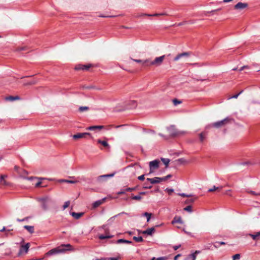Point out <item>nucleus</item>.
Wrapping results in <instances>:
<instances>
[{
    "instance_id": "nucleus-37",
    "label": "nucleus",
    "mask_w": 260,
    "mask_h": 260,
    "mask_svg": "<svg viewBox=\"0 0 260 260\" xmlns=\"http://www.w3.org/2000/svg\"><path fill=\"white\" fill-rule=\"evenodd\" d=\"M184 210L187 211L188 212H192V208L191 206H188L184 208Z\"/></svg>"
},
{
    "instance_id": "nucleus-12",
    "label": "nucleus",
    "mask_w": 260,
    "mask_h": 260,
    "mask_svg": "<svg viewBox=\"0 0 260 260\" xmlns=\"http://www.w3.org/2000/svg\"><path fill=\"white\" fill-rule=\"evenodd\" d=\"M105 200H106V198H103V199H102L101 200H98V201H96L94 202L93 203V204H92L93 208H97L100 205L102 204L105 202Z\"/></svg>"
},
{
    "instance_id": "nucleus-19",
    "label": "nucleus",
    "mask_w": 260,
    "mask_h": 260,
    "mask_svg": "<svg viewBox=\"0 0 260 260\" xmlns=\"http://www.w3.org/2000/svg\"><path fill=\"white\" fill-rule=\"evenodd\" d=\"M175 223H183L180 217H175L174 218V219L172 221V224H173Z\"/></svg>"
},
{
    "instance_id": "nucleus-27",
    "label": "nucleus",
    "mask_w": 260,
    "mask_h": 260,
    "mask_svg": "<svg viewBox=\"0 0 260 260\" xmlns=\"http://www.w3.org/2000/svg\"><path fill=\"white\" fill-rule=\"evenodd\" d=\"M161 160L163 162V163L166 165V167H168V165L170 162V159L169 158H161Z\"/></svg>"
},
{
    "instance_id": "nucleus-32",
    "label": "nucleus",
    "mask_w": 260,
    "mask_h": 260,
    "mask_svg": "<svg viewBox=\"0 0 260 260\" xmlns=\"http://www.w3.org/2000/svg\"><path fill=\"white\" fill-rule=\"evenodd\" d=\"M89 107L87 106H81L79 108V110L82 112L85 111H87Z\"/></svg>"
},
{
    "instance_id": "nucleus-62",
    "label": "nucleus",
    "mask_w": 260,
    "mask_h": 260,
    "mask_svg": "<svg viewBox=\"0 0 260 260\" xmlns=\"http://www.w3.org/2000/svg\"><path fill=\"white\" fill-rule=\"evenodd\" d=\"M180 254H177V255H176L175 257H174V260H177V259H178V257L180 256Z\"/></svg>"
},
{
    "instance_id": "nucleus-61",
    "label": "nucleus",
    "mask_w": 260,
    "mask_h": 260,
    "mask_svg": "<svg viewBox=\"0 0 260 260\" xmlns=\"http://www.w3.org/2000/svg\"><path fill=\"white\" fill-rule=\"evenodd\" d=\"M125 191H126L125 190H121V191L118 192L117 193H118V194H124V193H125Z\"/></svg>"
},
{
    "instance_id": "nucleus-9",
    "label": "nucleus",
    "mask_w": 260,
    "mask_h": 260,
    "mask_svg": "<svg viewBox=\"0 0 260 260\" xmlns=\"http://www.w3.org/2000/svg\"><path fill=\"white\" fill-rule=\"evenodd\" d=\"M147 180L149 181L151 184H156L163 181V179H162V177H154L153 178H147Z\"/></svg>"
},
{
    "instance_id": "nucleus-47",
    "label": "nucleus",
    "mask_w": 260,
    "mask_h": 260,
    "mask_svg": "<svg viewBox=\"0 0 260 260\" xmlns=\"http://www.w3.org/2000/svg\"><path fill=\"white\" fill-rule=\"evenodd\" d=\"M242 92V91H240L239 93L236 94L232 96V97L230 98V99H237L238 96Z\"/></svg>"
},
{
    "instance_id": "nucleus-18",
    "label": "nucleus",
    "mask_w": 260,
    "mask_h": 260,
    "mask_svg": "<svg viewBox=\"0 0 260 260\" xmlns=\"http://www.w3.org/2000/svg\"><path fill=\"white\" fill-rule=\"evenodd\" d=\"M250 236L254 240H258L260 239V232H257L255 234H250Z\"/></svg>"
},
{
    "instance_id": "nucleus-31",
    "label": "nucleus",
    "mask_w": 260,
    "mask_h": 260,
    "mask_svg": "<svg viewBox=\"0 0 260 260\" xmlns=\"http://www.w3.org/2000/svg\"><path fill=\"white\" fill-rule=\"evenodd\" d=\"M143 215L147 217V221L149 222L151 217V214L148 212H145Z\"/></svg>"
},
{
    "instance_id": "nucleus-55",
    "label": "nucleus",
    "mask_w": 260,
    "mask_h": 260,
    "mask_svg": "<svg viewBox=\"0 0 260 260\" xmlns=\"http://www.w3.org/2000/svg\"><path fill=\"white\" fill-rule=\"evenodd\" d=\"M138 232H139V233H142L143 234H147V230H145V231H138Z\"/></svg>"
},
{
    "instance_id": "nucleus-45",
    "label": "nucleus",
    "mask_w": 260,
    "mask_h": 260,
    "mask_svg": "<svg viewBox=\"0 0 260 260\" xmlns=\"http://www.w3.org/2000/svg\"><path fill=\"white\" fill-rule=\"evenodd\" d=\"M167 259L165 257H160L156 258L155 257H153L151 260H166Z\"/></svg>"
},
{
    "instance_id": "nucleus-2",
    "label": "nucleus",
    "mask_w": 260,
    "mask_h": 260,
    "mask_svg": "<svg viewBox=\"0 0 260 260\" xmlns=\"http://www.w3.org/2000/svg\"><path fill=\"white\" fill-rule=\"evenodd\" d=\"M37 201L40 203L41 207L44 210H47L49 207V204L51 202V200L49 197L38 198Z\"/></svg>"
},
{
    "instance_id": "nucleus-4",
    "label": "nucleus",
    "mask_w": 260,
    "mask_h": 260,
    "mask_svg": "<svg viewBox=\"0 0 260 260\" xmlns=\"http://www.w3.org/2000/svg\"><path fill=\"white\" fill-rule=\"evenodd\" d=\"M230 120L231 119L226 118L222 120L213 123L212 126L215 128H219L222 127L228 124L230 122Z\"/></svg>"
},
{
    "instance_id": "nucleus-33",
    "label": "nucleus",
    "mask_w": 260,
    "mask_h": 260,
    "mask_svg": "<svg viewBox=\"0 0 260 260\" xmlns=\"http://www.w3.org/2000/svg\"><path fill=\"white\" fill-rule=\"evenodd\" d=\"M111 237H112V236H110V235L104 236L103 235H101L99 236V239H100L101 240H103V239H109V238H110Z\"/></svg>"
},
{
    "instance_id": "nucleus-23",
    "label": "nucleus",
    "mask_w": 260,
    "mask_h": 260,
    "mask_svg": "<svg viewBox=\"0 0 260 260\" xmlns=\"http://www.w3.org/2000/svg\"><path fill=\"white\" fill-rule=\"evenodd\" d=\"M97 142L99 144H102L105 147H107V148L109 147V145L106 141H102V140L99 139L97 140Z\"/></svg>"
},
{
    "instance_id": "nucleus-59",
    "label": "nucleus",
    "mask_w": 260,
    "mask_h": 260,
    "mask_svg": "<svg viewBox=\"0 0 260 260\" xmlns=\"http://www.w3.org/2000/svg\"><path fill=\"white\" fill-rule=\"evenodd\" d=\"M219 244L218 243H215V242L214 243L213 246L215 248H218L219 247Z\"/></svg>"
},
{
    "instance_id": "nucleus-11",
    "label": "nucleus",
    "mask_w": 260,
    "mask_h": 260,
    "mask_svg": "<svg viewBox=\"0 0 260 260\" xmlns=\"http://www.w3.org/2000/svg\"><path fill=\"white\" fill-rule=\"evenodd\" d=\"M189 55V53L188 52H183L180 54H178L174 58V61H178L181 58L183 57H188Z\"/></svg>"
},
{
    "instance_id": "nucleus-24",
    "label": "nucleus",
    "mask_w": 260,
    "mask_h": 260,
    "mask_svg": "<svg viewBox=\"0 0 260 260\" xmlns=\"http://www.w3.org/2000/svg\"><path fill=\"white\" fill-rule=\"evenodd\" d=\"M24 228L28 231L30 233H33L34 232V228L33 226L30 225H25Z\"/></svg>"
},
{
    "instance_id": "nucleus-51",
    "label": "nucleus",
    "mask_w": 260,
    "mask_h": 260,
    "mask_svg": "<svg viewBox=\"0 0 260 260\" xmlns=\"http://www.w3.org/2000/svg\"><path fill=\"white\" fill-rule=\"evenodd\" d=\"M145 179V175H142L138 177V179L140 180H144Z\"/></svg>"
},
{
    "instance_id": "nucleus-3",
    "label": "nucleus",
    "mask_w": 260,
    "mask_h": 260,
    "mask_svg": "<svg viewBox=\"0 0 260 260\" xmlns=\"http://www.w3.org/2000/svg\"><path fill=\"white\" fill-rule=\"evenodd\" d=\"M167 131L170 136H176L179 135H182L185 134L184 132L183 131H177L175 126L171 125L167 128Z\"/></svg>"
},
{
    "instance_id": "nucleus-56",
    "label": "nucleus",
    "mask_w": 260,
    "mask_h": 260,
    "mask_svg": "<svg viewBox=\"0 0 260 260\" xmlns=\"http://www.w3.org/2000/svg\"><path fill=\"white\" fill-rule=\"evenodd\" d=\"M248 67L247 66H243L239 69V71L241 72V71H243L244 69H248Z\"/></svg>"
},
{
    "instance_id": "nucleus-39",
    "label": "nucleus",
    "mask_w": 260,
    "mask_h": 260,
    "mask_svg": "<svg viewBox=\"0 0 260 260\" xmlns=\"http://www.w3.org/2000/svg\"><path fill=\"white\" fill-rule=\"evenodd\" d=\"M196 198H194V199H187L185 201V204H189V203H193L195 200H196Z\"/></svg>"
},
{
    "instance_id": "nucleus-25",
    "label": "nucleus",
    "mask_w": 260,
    "mask_h": 260,
    "mask_svg": "<svg viewBox=\"0 0 260 260\" xmlns=\"http://www.w3.org/2000/svg\"><path fill=\"white\" fill-rule=\"evenodd\" d=\"M115 174V173H113L110 174H106V175H103L100 176L98 177V180H100L101 179H102L103 178L112 177L114 176Z\"/></svg>"
},
{
    "instance_id": "nucleus-34",
    "label": "nucleus",
    "mask_w": 260,
    "mask_h": 260,
    "mask_svg": "<svg viewBox=\"0 0 260 260\" xmlns=\"http://www.w3.org/2000/svg\"><path fill=\"white\" fill-rule=\"evenodd\" d=\"M37 81L36 80H32L24 83V85H32L36 84Z\"/></svg>"
},
{
    "instance_id": "nucleus-36",
    "label": "nucleus",
    "mask_w": 260,
    "mask_h": 260,
    "mask_svg": "<svg viewBox=\"0 0 260 260\" xmlns=\"http://www.w3.org/2000/svg\"><path fill=\"white\" fill-rule=\"evenodd\" d=\"M117 215H115V216H114L112 217H111L110 218H109L108 221H107V222H108V224H111L114 220V219L115 218V217Z\"/></svg>"
},
{
    "instance_id": "nucleus-1",
    "label": "nucleus",
    "mask_w": 260,
    "mask_h": 260,
    "mask_svg": "<svg viewBox=\"0 0 260 260\" xmlns=\"http://www.w3.org/2000/svg\"><path fill=\"white\" fill-rule=\"evenodd\" d=\"M70 244H66V245H61L60 246L58 247L57 248H55L53 249H52L51 250L48 251L46 254V256H50L54 254H56L64 252L67 249L63 248V247H71Z\"/></svg>"
},
{
    "instance_id": "nucleus-8",
    "label": "nucleus",
    "mask_w": 260,
    "mask_h": 260,
    "mask_svg": "<svg viewBox=\"0 0 260 260\" xmlns=\"http://www.w3.org/2000/svg\"><path fill=\"white\" fill-rule=\"evenodd\" d=\"M29 247V244L28 243L26 244L25 245L21 246L19 250V254H23L24 253H26L28 252Z\"/></svg>"
},
{
    "instance_id": "nucleus-26",
    "label": "nucleus",
    "mask_w": 260,
    "mask_h": 260,
    "mask_svg": "<svg viewBox=\"0 0 260 260\" xmlns=\"http://www.w3.org/2000/svg\"><path fill=\"white\" fill-rule=\"evenodd\" d=\"M20 98L18 96H10L6 98V100L7 101H13L17 100H19Z\"/></svg>"
},
{
    "instance_id": "nucleus-7",
    "label": "nucleus",
    "mask_w": 260,
    "mask_h": 260,
    "mask_svg": "<svg viewBox=\"0 0 260 260\" xmlns=\"http://www.w3.org/2000/svg\"><path fill=\"white\" fill-rule=\"evenodd\" d=\"M248 7V4L245 3L239 2L234 6V9L237 10H242Z\"/></svg>"
},
{
    "instance_id": "nucleus-6",
    "label": "nucleus",
    "mask_w": 260,
    "mask_h": 260,
    "mask_svg": "<svg viewBox=\"0 0 260 260\" xmlns=\"http://www.w3.org/2000/svg\"><path fill=\"white\" fill-rule=\"evenodd\" d=\"M165 57V55L156 57L154 60H152V62H151V64H153V66H159L162 64Z\"/></svg>"
},
{
    "instance_id": "nucleus-35",
    "label": "nucleus",
    "mask_w": 260,
    "mask_h": 260,
    "mask_svg": "<svg viewBox=\"0 0 260 260\" xmlns=\"http://www.w3.org/2000/svg\"><path fill=\"white\" fill-rule=\"evenodd\" d=\"M24 178L25 179L29 180H32L34 179H38V180H40L43 179V178H37V177H24Z\"/></svg>"
},
{
    "instance_id": "nucleus-54",
    "label": "nucleus",
    "mask_w": 260,
    "mask_h": 260,
    "mask_svg": "<svg viewBox=\"0 0 260 260\" xmlns=\"http://www.w3.org/2000/svg\"><path fill=\"white\" fill-rule=\"evenodd\" d=\"M41 183H42V182H41V181H38V182H37V183H36L35 186H36V187H39V186H40V185H41Z\"/></svg>"
},
{
    "instance_id": "nucleus-52",
    "label": "nucleus",
    "mask_w": 260,
    "mask_h": 260,
    "mask_svg": "<svg viewBox=\"0 0 260 260\" xmlns=\"http://www.w3.org/2000/svg\"><path fill=\"white\" fill-rule=\"evenodd\" d=\"M134 190H135L134 188L128 187V188H126L125 191H133Z\"/></svg>"
},
{
    "instance_id": "nucleus-48",
    "label": "nucleus",
    "mask_w": 260,
    "mask_h": 260,
    "mask_svg": "<svg viewBox=\"0 0 260 260\" xmlns=\"http://www.w3.org/2000/svg\"><path fill=\"white\" fill-rule=\"evenodd\" d=\"M145 189H150L152 188L151 185H148L147 184L145 183V185L143 187Z\"/></svg>"
},
{
    "instance_id": "nucleus-64",
    "label": "nucleus",
    "mask_w": 260,
    "mask_h": 260,
    "mask_svg": "<svg viewBox=\"0 0 260 260\" xmlns=\"http://www.w3.org/2000/svg\"><path fill=\"white\" fill-rule=\"evenodd\" d=\"M108 259L110 260H118V258L117 257H112Z\"/></svg>"
},
{
    "instance_id": "nucleus-5",
    "label": "nucleus",
    "mask_w": 260,
    "mask_h": 260,
    "mask_svg": "<svg viewBox=\"0 0 260 260\" xmlns=\"http://www.w3.org/2000/svg\"><path fill=\"white\" fill-rule=\"evenodd\" d=\"M159 160L158 159H155L149 162L150 172L149 174H151L154 171L159 168Z\"/></svg>"
},
{
    "instance_id": "nucleus-13",
    "label": "nucleus",
    "mask_w": 260,
    "mask_h": 260,
    "mask_svg": "<svg viewBox=\"0 0 260 260\" xmlns=\"http://www.w3.org/2000/svg\"><path fill=\"white\" fill-rule=\"evenodd\" d=\"M198 253H199V252L196 251L194 253L188 255L184 258V260H195L196 258V254Z\"/></svg>"
},
{
    "instance_id": "nucleus-43",
    "label": "nucleus",
    "mask_w": 260,
    "mask_h": 260,
    "mask_svg": "<svg viewBox=\"0 0 260 260\" xmlns=\"http://www.w3.org/2000/svg\"><path fill=\"white\" fill-rule=\"evenodd\" d=\"M178 195L181 196V197H191L192 196V195L191 194H186L185 193H179Z\"/></svg>"
},
{
    "instance_id": "nucleus-46",
    "label": "nucleus",
    "mask_w": 260,
    "mask_h": 260,
    "mask_svg": "<svg viewBox=\"0 0 260 260\" xmlns=\"http://www.w3.org/2000/svg\"><path fill=\"white\" fill-rule=\"evenodd\" d=\"M172 177V175L169 174V175H168L167 176H165V177H162V179H163V181H165L166 180H167L168 179H169L171 177Z\"/></svg>"
},
{
    "instance_id": "nucleus-28",
    "label": "nucleus",
    "mask_w": 260,
    "mask_h": 260,
    "mask_svg": "<svg viewBox=\"0 0 260 260\" xmlns=\"http://www.w3.org/2000/svg\"><path fill=\"white\" fill-rule=\"evenodd\" d=\"M147 235H151L155 231V228H151L147 229Z\"/></svg>"
},
{
    "instance_id": "nucleus-42",
    "label": "nucleus",
    "mask_w": 260,
    "mask_h": 260,
    "mask_svg": "<svg viewBox=\"0 0 260 260\" xmlns=\"http://www.w3.org/2000/svg\"><path fill=\"white\" fill-rule=\"evenodd\" d=\"M78 181L76 180H67V181H66V182L67 183H73V184H74V183H77Z\"/></svg>"
},
{
    "instance_id": "nucleus-21",
    "label": "nucleus",
    "mask_w": 260,
    "mask_h": 260,
    "mask_svg": "<svg viewBox=\"0 0 260 260\" xmlns=\"http://www.w3.org/2000/svg\"><path fill=\"white\" fill-rule=\"evenodd\" d=\"M116 243H117V244H120V243L131 244V243H132V242L131 241L124 240L123 239H118L116 241Z\"/></svg>"
},
{
    "instance_id": "nucleus-58",
    "label": "nucleus",
    "mask_w": 260,
    "mask_h": 260,
    "mask_svg": "<svg viewBox=\"0 0 260 260\" xmlns=\"http://www.w3.org/2000/svg\"><path fill=\"white\" fill-rule=\"evenodd\" d=\"M213 127V126H212V124H208V125H206V127H205V128H206V129H209V128H210V127Z\"/></svg>"
},
{
    "instance_id": "nucleus-16",
    "label": "nucleus",
    "mask_w": 260,
    "mask_h": 260,
    "mask_svg": "<svg viewBox=\"0 0 260 260\" xmlns=\"http://www.w3.org/2000/svg\"><path fill=\"white\" fill-rule=\"evenodd\" d=\"M152 62L150 59H147L145 60H143V64L142 65L145 67H150L153 66V64H151V62Z\"/></svg>"
},
{
    "instance_id": "nucleus-57",
    "label": "nucleus",
    "mask_w": 260,
    "mask_h": 260,
    "mask_svg": "<svg viewBox=\"0 0 260 260\" xmlns=\"http://www.w3.org/2000/svg\"><path fill=\"white\" fill-rule=\"evenodd\" d=\"M181 246L180 245H176L173 247V248L175 250H177Z\"/></svg>"
},
{
    "instance_id": "nucleus-60",
    "label": "nucleus",
    "mask_w": 260,
    "mask_h": 260,
    "mask_svg": "<svg viewBox=\"0 0 260 260\" xmlns=\"http://www.w3.org/2000/svg\"><path fill=\"white\" fill-rule=\"evenodd\" d=\"M215 243H218L219 245H225V243L224 242H216Z\"/></svg>"
},
{
    "instance_id": "nucleus-15",
    "label": "nucleus",
    "mask_w": 260,
    "mask_h": 260,
    "mask_svg": "<svg viewBox=\"0 0 260 260\" xmlns=\"http://www.w3.org/2000/svg\"><path fill=\"white\" fill-rule=\"evenodd\" d=\"M83 214L84 213L83 212H72L71 213V215L76 219H79L81 217L83 216Z\"/></svg>"
},
{
    "instance_id": "nucleus-29",
    "label": "nucleus",
    "mask_w": 260,
    "mask_h": 260,
    "mask_svg": "<svg viewBox=\"0 0 260 260\" xmlns=\"http://www.w3.org/2000/svg\"><path fill=\"white\" fill-rule=\"evenodd\" d=\"M133 239L136 242H143V240H144L142 237H136V236H134L133 237Z\"/></svg>"
},
{
    "instance_id": "nucleus-53",
    "label": "nucleus",
    "mask_w": 260,
    "mask_h": 260,
    "mask_svg": "<svg viewBox=\"0 0 260 260\" xmlns=\"http://www.w3.org/2000/svg\"><path fill=\"white\" fill-rule=\"evenodd\" d=\"M166 191H167L169 193H171L174 191L173 189L167 188Z\"/></svg>"
},
{
    "instance_id": "nucleus-49",
    "label": "nucleus",
    "mask_w": 260,
    "mask_h": 260,
    "mask_svg": "<svg viewBox=\"0 0 260 260\" xmlns=\"http://www.w3.org/2000/svg\"><path fill=\"white\" fill-rule=\"evenodd\" d=\"M133 61L136 62H138V63H141L142 64H143V60H141V59H132L131 58Z\"/></svg>"
},
{
    "instance_id": "nucleus-22",
    "label": "nucleus",
    "mask_w": 260,
    "mask_h": 260,
    "mask_svg": "<svg viewBox=\"0 0 260 260\" xmlns=\"http://www.w3.org/2000/svg\"><path fill=\"white\" fill-rule=\"evenodd\" d=\"M207 133L205 132H202L199 134V139L201 142H204L206 137Z\"/></svg>"
},
{
    "instance_id": "nucleus-50",
    "label": "nucleus",
    "mask_w": 260,
    "mask_h": 260,
    "mask_svg": "<svg viewBox=\"0 0 260 260\" xmlns=\"http://www.w3.org/2000/svg\"><path fill=\"white\" fill-rule=\"evenodd\" d=\"M173 103L175 105H177V104L181 103V102L179 101H178L177 100H174Z\"/></svg>"
},
{
    "instance_id": "nucleus-40",
    "label": "nucleus",
    "mask_w": 260,
    "mask_h": 260,
    "mask_svg": "<svg viewBox=\"0 0 260 260\" xmlns=\"http://www.w3.org/2000/svg\"><path fill=\"white\" fill-rule=\"evenodd\" d=\"M70 204V201L66 202L63 206V209L64 210L65 209L68 208Z\"/></svg>"
},
{
    "instance_id": "nucleus-41",
    "label": "nucleus",
    "mask_w": 260,
    "mask_h": 260,
    "mask_svg": "<svg viewBox=\"0 0 260 260\" xmlns=\"http://www.w3.org/2000/svg\"><path fill=\"white\" fill-rule=\"evenodd\" d=\"M130 103H131V107L132 108H135L137 105V102L135 101H132Z\"/></svg>"
},
{
    "instance_id": "nucleus-10",
    "label": "nucleus",
    "mask_w": 260,
    "mask_h": 260,
    "mask_svg": "<svg viewBox=\"0 0 260 260\" xmlns=\"http://www.w3.org/2000/svg\"><path fill=\"white\" fill-rule=\"evenodd\" d=\"M87 135H90V134L89 133H78L76 135L73 136V138L74 139H81L83 138H85Z\"/></svg>"
},
{
    "instance_id": "nucleus-63",
    "label": "nucleus",
    "mask_w": 260,
    "mask_h": 260,
    "mask_svg": "<svg viewBox=\"0 0 260 260\" xmlns=\"http://www.w3.org/2000/svg\"><path fill=\"white\" fill-rule=\"evenodd\" d=\"M95 260H109L108 258H101L100 259H96Z\"/></svg>"
},
{
    "instance_id": "nucleus-17",
    "label": "nucleus",
    "mask_w": 260,
    "mask_h": 260,
    "mask_svg": "<svg viewBox=\"0 0 260 260\" xmlns=\"http://www.w3.org/2000/svg\"><path fill=\"white\" fill-rule=\"evenodd\" d=\"M103 127H104V126H103V125H95V126H89L87 128V129L90 130V131H94L97 129H101Z\"/></svg>"
},
{
    "instance_id": "nucleus-20",
    "label": "nucleus",
    "mask_w": 260,
    "mask_h": 260,
    "mask_svg": "<svg viewBox=\"0 0 260 260\" xmlns=\"http://www.w3.org/2000/svg\"><path fill=\"white\" fill-rule=\"evenodd\" d=\"M7 177V176L5 175H2L0 176V180H1V183L4 185H8L7 181L5 180V179Z\"/></svg>"
},
{
    "instance_id": "nucleus-44",
    "label": "nucleus",
    "mask_w": 260,
    "mask_h": 260,
    "mask_svg": "<svg viewBox=\"0 0 260 260\" xmlns=\"http://www.w3.org/2000/svg\"><path fill=\"white\" fill-rule=\"evenodd\" d=\"M233 258L234 260L239 259L240 258V255L239 254H236L233 255Z\"/></svg>"
},
{
    "instance_id": "nucleus-30",
    "label": "nucleus",
    "mask_w": 260,
    "mask_h": 260,
    "mask_svg": "<svg viewBox=\"0 0 260 260\" xmlns=\"http://www.w3.org/2000/svg\"><path fill=\"white\" fill-rule=\"evenodd\" d=\"M222 188V186H219V187H216L215 186H214L212 188H210L208 190L209 192H212L214 190H218V189H221Z\"/></svg>"
},
{
    "instance_id": "nucleus-38",
    "label": "nucleus",
    "mask_w": 260,
    "mask_h": 260,
    "mask_svg": "<svg viewBox=\"0 0 260 260\" xmlns=\"http://www.w3.org/2000/svg\"><path fill=\"white\" fill-rule=\"evenodd\" d=\"M132 199L135 200H141L142 197L140 195L134 196L132 197Z\"/></svg>"
},
{
    "instance_id": "nucleus-14",
    "label": "nucleus",
    "mask_w": 260,
    "mask_h": 260,
    "mask_svg": "<svg viewBox=\"0 0 260 260\" xmlns=\"http://www.w3.org/2000/svg\"><path fill=\"white\" fill-rule=\"evenodd\" d=\"M90 67V65H78L75 67V69L77 70H88Z\"/></svg>"
}]
</instances>
